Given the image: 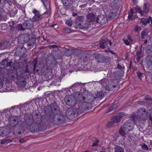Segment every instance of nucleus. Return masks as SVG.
Wrapping results in <instances>:
<instances>
[{
  "label": "nucleus",
  "mask_w": 152,
  "mask_h": 152,
  "mask_svg": "<svg viewBox=\"0 0 152 152\" xmlns=\"http://www.w3.org/2000/svg\"><path fill=\"white\" fill-rule=\"evenodd\" d=\"M137 113L138 116H135L134 114H133L130 115V119L126 121L124 125L122 126L119 131V133L123 137L125 135V131L128 132L132 131L134 127V123L137 120H139L140 118L144 120L148 118V113L146 112L144 109H140L138 110Z\"/></svg>",
  "instance_id": "f257e3e1"
},
{
  "label": "nucleus",
  "mask_w": 152,
  "mask_h": 152,
  "mask_svg": "<svg viewBox=\"0 0 152 152\" xmlns=\"http://www.w3.org/2000/svg\"><path fill=\"white\" fill-rule=\"evenodd\" d=\"M107 80L106 79L102 80L101 83L103 86L102 88V91L101 92H99L97 93L96 96L99 98H102L104 96V93H106L107 91L111 90L110 88L111 87V85H110V86H106L105 84H107Z\"/></svg>",
  "instance_id": "f03ea898"
},
{
  "label": "nucleus",
  "mask_w": 152,
  "mask_h": 152,
  "mask_svg": "<svg viewBox=\"0 0 152 152\" xmlns=\"http://www.w3.org/2000/svg\"><path fill=\"white\" fill-rule=\"evenodd\" d=\"M33 12L34 14V16L32 20L34 21H36L40 20L44 17L45 15H47V16L49 15L50 14V11L49 10L46 11L43 14L41 15L39 12L36 10H34L33 11Z\"/></svg>",
  "instance_id": "7ed1b4c3"
},
{
  "label": "nucleus",
  "mask_w": 152,
  "mask_h": 152,
  "mask_svg": "<svg viewBox=\"0 0 152 152\" xmlns=\"http://www.w3.org/2000/svg\"><path fill=\"white\" fill-rule=\"evenodd\" d=\"M65 101L67 105L70 106L75 105L77 102L75 97L71 95L66 96L65 98Z\"/></svg>",
  "instance_id": "20e7f679"
},
{
  "label": "nucleus",
  "mask_w": 152,
  "mask_h": 152,
  "mask_svg": "<svg viewBox=\"0 0 152 152\" xmlns=\"http://www.w3.org/2000/svg\"><path fill=\"white\" fill-rule=\"evenodd\" d=\"M126 116V114L124 113H120L118 115L115 116L113 118V120L114 122H118L121 119H122Z\"/></svg>",
  "instance_id": "39448f33"
},
{
  "label": "nucleus",
  "mask_w": 152,
  "mask_h": 152,
  "mask_svg": "<svg viewBox=\"0 0 152 152\" xmlns=\"http://www.w3.org/2000/svg\"><path fill=\"white\" fill-rule=\"evenodd\" d=\"M79 102V108L84 110L88 109L90 105L89 103L83 101H80Z\"/></svg>",
  "instance_id": "423d86ee"
},
{
  "label": "nucleus",
  "mask_w": 152,
  "mask_h": 152,
  "mask_svg": "<svg viewBox=\"0 0 152 152\" xmlns=\"http://www.w3.org/2000/svg\"><path fill=\"white\" fill-rule=\"evenodd\" d=\"M123 40L124 43L126 45H129L133 41V40L129 36H127L126 38L123 39Z\"/></svg>",
  "instance_id": "0eeeda50"
},
{
  "label": "nucleus",
  "mask_w": 152,
  "mask_h": 152,
  "mask_svg": "<svg viewBox=\"0 0 152 152\" xmlns=\"http://www.w3.org/2000/svg\"><path fill=\"white\" fill-rule=\"evenodd\" d=\"M31 20H27L25 21L23 23V26L26 29H30L32 26Z\"/></svg>",
  "instance_id": "6e6552de"
},
{
  "label": "nucleus",
  "mask_w": 152,
  "mask_h": 152,
  "mask_svg": "<svg viewBox=\"0 0 152 152\" xmlns=\"http://www.w3.org/2000/svg\"><path fill=\"white\" fill-rule=\"evenodd\" d=\"M141 22L145 25L149 23L150 21L152 25V18L151 17H149L147 19L145 18H141Z\"/></svg>",
  "instance_id": "1a4fd4ad"
},
{
  "label": "nucleus",
  "mask_w": 152,
  "mask_h": 152,
  "mask_svg": "<svg viewBox=\"0 0 152 152\" xmlns=\"http://www.w3.org/2000/svg\"><path fill=\"white\" fill-rule=\"evenodd\" d=\"M41 121V120H40L37 124H36L35 123H33L31 124L30 128L31 131L32 132H33L35 131V129H37V126L38 125L37 124H39Z\"/></svg>",
  "instance_id": "9d476101"
},
{
  "label": "nucleus",
  "mask_w": 152,
  "mask_h": 152,
  "mask_svg": "<svg viewBox=\"0 0 152 152\" xmlns=\"http://www.w3.org/2000/svg\"><path fill=\"white\" fill-rule=\"evenodd\" d=\"M10 120L11 121H10V123L12 126L17 123L18 118L16 116H12Z\"/></svg>",
  "instance_id": "9b49d317"
},
{
  "label": "nucleus",
  "mask_w": 152,
  "mask_h": 152,
  "mask_svg": "<svg viewBox=\"0 0 152 152\" xmlns=\"http://www.w3.org/2000/svg\"><path fill=\"white\" fill-rule=\"evenodd\" d=\"M135 14L134 10L132 9L131 10L129 14L128 18L129 19L132 20L137 17V16H136Z\"/></svg>",
  "instance_id": "f8f14e48"
},
{
  "label": "nucleus",
  "mask_w": 152,
  "mask_h": 152,
  "mask_svg": "<svg viewBox=\"0 0 152 152\" xmlns=\"http://www.w3.org/2000/svg\"><path fill=\"white\" fill-rule=\"evenodd\" d=\"M98 22L101 24H104L107 21V19L105 17H98L97 18Z\"/></svg>",
  "instance_id": "ddd939ff"
},
{
  "label": "nucleus",
  "mask_w": 152,
  "mask_h": 152,
  "mask_svg": "<svg viewBox=\"0 0 152 152\" xmlns=\"http://www.w3.org/2000/svg\"><path fill=\"white\" fill-rule=\"evenodd\" d=\"M87 20L89 22H92L94 20L95 18V15L92 13H90L87 16Z\"/></svg>",
  "instance_id": "4468645a"
},
{
  "label": "nucleus",
  "mask_w": 152,
  "mask_h": 152,
  "mask_svg": "<svg viewBox=\"0 0 152 152\" xmlns=\"http://www.w3.org/2000/svg\"><path fill=\"white\" fill-rule=\"evenodd\" d=\"M108 42L109 43L110 45H112L111 42L110 41H109L107 40L105 42H102L99 46L100 48H105L106 47L107 44H108Z\"/></svg>",
  "instance_id": "2eb2a0df"
},
{
  "label": "nucleus",
  "mask_w": 152,
  "mask_h": 152,
  "mask_svg": "<svg viewBox=\"0 0 152 152\" xmlns=\"http://www.w3.org/2000/svg\"><path fill=\"white\" fill-rule=\"evenodd\" d=\"M115 152H124V151L123 148L117 146L115 148Z\"/></svg>",
  "instance_id": "dca6fc26"
},
{
  "label": "nucleus",
  "mask_w": 152,
  "mask_h": 152,
  "mask_svg": "<svg viewBox=\"0 0 152 152\" xmlns=\"http://www.w3.org/2000/svg\"><path fill=\"white\" fill-rule=\"evenodd\" d=\"M148 30L146 29H145L142 31L141 33V37L142 39L144 38V37L148 34Z\"/></svg>",
  "instance_id": "f3484780"
},
{
  "label": "nucleus",
  "mask_w": 152,
  "mask_h": 152,
  "mask_svg": "<svg viewBox=\"0 0 152 152\" xmlns=\"http://www.w3.org/2000/svg\"><path fill=\"white\" fill-rule=\"evenodd\" d=\"M74 113L73 111L72 108L68 109L66 113V115L68 116L71 115Z\"/></svg>",
  "instance_id": "a211bd4d"
},
{
  "label": "nucleus",
  "mask_w": 152,
  "mask_h": 152,
  "mask_svg": "<svg viewBox=\"0 0 152 152\" xmlns=\"http://www.w3.org/2000/svg\"><path fill=\"white\" fill-rule=\"evenodd\" d=\"M45 7H46V9H49V3L47 1V0H41Z\"/></svg>",
  "instance_id": "6ab92c4d"
},
{
  "label": "nucleus",
  "mask_w": 152,
  "mask_h": 152,
  "mask_svg": "<svg viewBox=\"0 0 152 152\" xmlns=\"http://www.w3.org/2000/svg\"><path fill=\"white\" fill-rule=\"evenodd\" d=\"M143 10L144 11H143V14L144 13H147L149 12L148 9V8L147 4H144L143 6Z\"/></svg>",
  "instance_id": "aec40b11"
},
{
  "label": "nucleus",
  "mask_w": 152,
  "mask_h": 152,
  "mask_svg": "<svg viewBox=\"0 0 152 152\" xmlns=\"http://www.w3.org/2000/svg\"><path fill=\"white\" fill-rule=\"evenodd\" d=\"M58 106L55 103L52 104L51 105V108L52 110H56L58 109Z\"/></svg>",
  "instance_id": "412c9836"
},
{
  "label": "nucleus",
  "mask_w": 152,
  "mask_h": 152,
  "mask_svg": "<svg viewBox=\"0 0 152 152\" xmlns=\"http://www.w3.org/2000/svg\"><path fill=\"white\" fill-rule=\"evenodd\" d=\"M65 6H67L70 3L71 0H61Z\"/></svg>",
  "instance_id": "4be33fe9"
},
{
  "label": "nucleus",
  "mask_w": 152,
  "mask_h": 152,
  "mask_svg": "<svg viewBox=\"0 0 152 152\" xmlns=\"http://www.w3.org/2000/svg\"><path fill=\"white\" fill-rule=\"evenodd\" d=\"M141 51L140 50L139 51H138L137 52V62H138L140 61V58H141Z\"/></svg>",
  "instance_id": "5701e85b"
},
{
  "label": "nucleus",
  "mask_w": 152,
  "mask_h": 152,
  "mask_svg": "<svg viewBox=\"0 0 152 152\" xmlns=\"http://www.w3.org/2000/svg\"><path fill=\"white\" fill-rule=\"evenodd\" d=\"M118 123L117 122H114L113 120V118H112L111 121L109 122L107 124V126L108 127H110L113 126L115 123Z\"/></svg>",
  "instance_id": "b1692460"
},
{
  "label": "nucleus",
  "mask_w": 152,
  "mask_h": 152,
  "mask_svg": "<svg viewBox=\"0 0 152 152\" xmlns=\"http://www.w3.org/2000/svg\"><path fill=\"white\" fill-rule=\"evenodd\" d=\"M141 148L145 150H148V147L145 143H143L141 144Z\"/></svg>",
  "instance_id": "393cba45"
},
{
  "label": "nucleus",
  "mask_w": 152,
  "mask_h": 152,
  "mask_svg": "<svg viewBox=\"0 0 152 152\" xmlns=\"http://www.w3.org/2000/svg\"><path fill=\"white\" fill-rule=\"evenodd\" d=\"M135 10L137 12L140 13L141 15H143V12L141 10L140 8L139 7H136L135 9Z\"/></svg>",
  "instance_id": "a878e982"
},
{
  "label": "nucleus",
  "mask_w": 152,
  "mask_h": 152,
  "mask_svg": "<svg viewBox=\"0 0 152 152\" xmlns=\"http://www.w3.org/2000/svg\"><path fill=\"white\" fill-rule=\"evenodd\" d=\"M17 29L18 30L23 31L24 30V28L22 27V26L21 24H19L18 25L17 27Z\"/></svg>",
  "instance_id": "bb28decb"
},
{
  "label": "nucleus",
  "mask_w": 152,
  "mask_h": 152,
  "mask_svg": "<svg viewBox=\"0 0 152 152\" xmlns=\"http://www.w3.org/2000/svg\"><path fill=\"white\" fill-rule=\"evenodd\" d=\"M64 31L65 33L68 34H69L73 32L72 30L68 28L64 29Z\"/></svg>",
  "instance_id": "cd10ccee"
},
{
  "label": "nucleus",
  "mask_w": 152,
  "mask_h": 152,
  "mask_svg": "<svg viewBox=\"0 0 152 152\" xmlns=\"http://www.w3.org/2000/svg\"><path fill=\"white\" fill-rule=\"evenodd\" d=\"M18 7L22 11V12L23 14L25 13V8L24 7H23L21 6L20 5H18Z\"/></svg>",
  "instance_id": "c85d7f7f"
},
{
  "label": "nucleus",
  "mask_w": 152,
  "mask_h": 152,
  "mask_svg": "<svg viewBox=\"0 0 152 152\" xmlns=\"http://www.w3.org/2000/svg\"><path fill=\"white\" fill-rule=\"evenodd\" d=\"M66 23L69 26H71L72 24V22L71 20H66Z\"/></svg>",
  "instance_id": "c756f323"
},
{
  "label": "nucleus",
  "mask_w": 152,
  "mask_h": 152,
  "mask_svg": "<svg viewBox=\"0 0 152 152\" xmlns=\"http://www.w3.org/2000/svg\"><path fill=\"white\" fill-rule=\"evenodd\" d=\"M134 29L136 32H138L139 31L141 30L140 27L137 26H136Z\"/></svg>",
  "instance_id": "7c9ffc66"
},
{
  "label": "nucleus",
  "mask_w": 152,
  "mask_h": 152,
  "mask_svg": "<svg viewBox=\"0 0 152 152\" xmlns=\"http://www.w3.org/2000/svg\"><path fill=\"white\" fill-rule=\"evenodd\" d=\"M4 12L3 10L2 9H0V20L2 18V15Z\"/></svg>",
  "instance_id": "2f4dec72"
},
{
  "label": "nucleus",
  "mask_w": 152,
  "mask_h": 152,
  "mask_svg": "<svg viewBox=\"0 0 152 152\" xmlns=\"http://www.w3.org/2000/svg\"><path fill=\"white\" fill-rule=\"evenodd\" d=\"M11 12L13 15H15L17 12V10L16 8H14L12 10Z\"/></svg>",
  "instance_id": "473e14b6"
},
{
  "label": "nucleus",
  "mask_w": 152,
  "mask_h": 152,
  "mask_svg": "<svg viewBox=\"0 0 152 152\" xmlns=\"http://www.w3.org/2000/svg\"><path fill=\"white\" fill-rule=\"evenodd\" d=\"M137 75L138 77L140 79L141 77H143V74L140 72H137Z\"/></svg>",
  "instance_id": "72a5a7b5"
},
{
  "label": "nucleus",
  "mask_w": 152,
  "mask_h": 152,
  "mask_svg": "<svg viewBox=\"0 0 152 152\" xmlns=\"http://www.w3.org/2000/svg\"><path fill=\"white\" fill-rule=\"evenodd\" d=\"M26 82L25 80H23L22 82V84H20L22 88H24L26 85Z\"/></svg>",
  "instance_id": "f704fd0d"
},
{
  "label": "nucleus",
  "mask_w": 152,
  "mask_h": 152,
  "mask_svg": "<svg viewBox=\"0 0 152 152\" xmlns=\"http://www.w3.org/2000/svg\"><path fill=\"white\" fill-rule=\"evenodd\" d=\"M99 141V140H97L95 141L94 142L93 144V146H97L98 145Z\"/></svg>",
  "instance_id": "c9c22d12"
},
{
  "label": "nucleus",
  "mask_w": 152,
  "mask_h": 152,
  "mask_svg": "<svg viewBox=\"0 0 152 152\" xmlns=\"http://www.w3.org/2000/svg\"><path fill=\"white\" fill-rule=\"evenodd\" d=\"M119 105V104L118 103H117L116 104H114L113 106V107L114 108H115L117 107H118Z\"/></svg>",
  "instance_id": "e433bc0d"
},
{
  "label": "nucleus",
  "mask_w": 152,
  "mask_h": 152,
  "mask_svg": "<svg viewBox=\"0 0 152 152\" xmlns=\"http://www.w3.org/2000/svg\"><path fill=\"white\" fill-rule=\"evenodd\" d=\"M133 139V137L132 136H129L128 138V140L129 141L132 140Z\"/></svg>",
  "instance_id": "4c0bfd02"
},
{
  "label": "nucleus",
  "mask_w": 152,
  "mask_h": 152,
  "mask_svg": "<svg viewBox=\"0 0 152 152\" xmlns=\"http://www.w3.org/2000/svg\"><path fill=\"white\" fill-rule=\"evenodd\" d=\"M6 143V140L5 139L2 140L1 142V143L2 144H5Z\"/></svg>",
  "instance_id": "58836bf2"
},
{
  "label": "nucleus",
  "mask_w": 152,
  "mask_h": 152,
  "mask_svg": "<svg viewBox=\"0 0 152 152\" xmlns=\"http://www.w3.org/2000/svg\"><path fill=\"white\" fill-rule=\"evenodd\" d=\"M6 142V143L8 142H12V141L10 139H5Z\"/></svg>",
  "instance_id": "ea45409f"
},
{
  "label": "nucleus",
  "mask_w": 152,
  "mask_h": 152,
  "mask_svg": "<svg viewBox=\"0 0 152 152\" xmlns=\"http://www.w3.org/2000/svg\"><path fill=\"white\" fill-rule=\"evenodd\" d=\"M145 100H150V97L148 96H146L145 98Z\"/></svg>",
  "instance_id": "a19ab883"
},
{
  "label": "nucleus",
  "mask_w": 152,
  "mask_h": 152,
  "mask_svg": "<svg viewBox=\"0 0 152 152\" xmlns=\"http://www.w3.org/2000/svg\"><path fill=\"white\" fill-rule=\"evenodd\" d=\"M138 102L139 104L140 105H142V104H144L143 102H142L141 101H139Z\"/></svg>",
  "instance_id": "79ce46f5"
},
{
  "label": "nucleus",
  "mask_w": 152,
  "mask_h": 152,
  "mask_svg": "<svg viewBox=\"0 0 152 152\" xmlns=\"http://www.w3.org/2000/svg\"><path fill=\"white\" fill-rule=\"evenodd\" d=\"M117 68L119 69H121V66L118 64L117 65Z\"/></svg>",
  "instance_id": "37998d69"
},
{
  "label": "nucleus",
  "mask_w": 152,
  "mask_h": 152,
  "mask_svg": "<svg viewBox=\"0 0 152 152\" xmlns=\"http://www.w3.org/2000/svg\"><path fill=\"white\" fill-rule=\"evenodd\" d=\"M19 141L20 142L23 143L24 142V140L22 139H20L19 140Z\"/></svg>",
  "instance_id": "c03bdc74"
},
{
  "label": "nucleus",
  "mask_w": 152,
  "mask_h": 152,
  "mask_svg": "<svg viewBox=\"0 0 152 152\" xmlns=\"http://www.w3.org/2000/svg\"><path fill=\"white\" fill-rule=\"evenodd\" d=\"M22 38H21V37H20L19 38H18V42H20V40L21 39H22Z\"/></svg>",
  "instance_id": "a18cd8bd"
},
{
  "label": "nucleus",
  "mask_w": 152,
  "mask_h": 152,
  "mask_svg": "<svg viewBox=\"0 0 152 152\" xmlns=\"http://www.w3.org/2000/svg\"><path fill=\"white\" fill-rule=\"evenodd\" d=\"M10 0H3L4 3H7Z\"/></svg>",
  "instance_id": "49530a36"
},
{
  "label": "nucleus",
  "mask_w": 152,
  "mask_h": 152,
  "mask_svg": "<svg viewBox=\"0 0 152 152\" xmlns=\"http://www.w3.org/2000/svg\"><path fill=\"white\" fill-rule=\"evenodd\" d=\"M78 85V84H74L73 85V86H74V87H76V86H77V85Z\"/></svg>",
  "instance_id": "de8ad7c7"
},
{
  "label": "nucleus",
  "mask_w": 152,
  "mask_h": 152,
  "mask_svg": "<svg viewBox=\"0 0 152 152\" xmlns=\"http://www.w3.org/2000/svg\"><path fill=\"white\" fill-rule=\"evenodd\" d=\"M77 15V14H75V13H73V15L74 16H76V15Z\"/></svg>",
  "instance_id": "09e8293b"
},
{
  "label": "nucleus",
  "mask_w": 152,
  "mask_h": 152,
  "mask_svg": "<svg viewBox=\"0 0 152 152\" xmlns=\"http://www.w3.org/2000/svg\"><path fill=\"white\" fill-rule=\"evenodd\" d=\"M133 1L135 3H137V1L136 0H133Z\"/></svg>",
  "instance_id": "8fccbe9b"
},
{
  "label": "nucleus",
  "mask_w": 152,
  "mask_h": 152,
  "mask_svg": "<svg viewBox=\"0 0 152 152\" xmlns=\"http://www.w3.org/2000/svg\"><path fill=\"white\" fill-rule=\"evenodd\" d=\"M18 134H21V133L20 132H18Z\"/></svg>",
  "instance_id": "3c124183"
},
{
  "label": "nucleus",
  "mask_w": 152,
  "mask_h": 152,
  "mask_svg": "<svg viewBox=\"0 0 152 152\" xmlns=\"http://www.w3.org/2000/svg\"><path fill=\"white\" fill-rule=\"evenodd\" d=\"M83 100H84L85 99V98L84 97H83Z\"/></svg>",
  "instance_id": "603ef678"
},
{
  "label": "nucleus",
  "mask_w": 152,
  "mask_h": 152,
  "mask_svg": "<svg viewBox=\"0 0 152 152\" xmlns=\"http://www.w3.org/2000/svg\"><path fill=\"white\" fill-rule=\"evenodd\" d=\"M76 24L77 25H80V23H76Z\"/></svg>",
  "instance_id": "864d4df0"
},
{
  "label": "nucleus",
  "mask_w": 152,
  "mask_h": 152,
  "mask_svg": "<svg viewBox=\"0 0 152 152\" xmlns=\"http://www.w3.org/2000/svg\"><path fill=\"white\" fill-rule=\"evenodd\" d=\"M25 42L23 41V42H21V43H23Z\"/></svg>",
  "instance_id": "5fc2aeb1"
},
{
  "label": "nucleus",
  "mask_w": 152,
  "mask_h": 152,
  "mask_svg": "<svg viewBox=\"0 0 152 152\" xmlns=\"http://www.w3.org/2000/svg\"><path fill=\"white\" fill-rule=\"evenodd\" d=\"M81 16H79L78 17V18H79V19H80V18Z\"/></svg>",
  "instance_id": "6e6d98bb"
},
{
  "label": "nucleus",
  "mask_w": 152,
  "mask_h": 152,
  "mask_svg": "<svg viewBox=\"0 0 152 152\" xmlns=\"http://www.w3.org/2000/svg\"><path fill=\"white\" fill-rule=\"evenodd\" d=\"M55 46V45H52V47H54Z\"/></svg>",
  "instance_id": "4d7b16f0"
},
{
  "label": "nucleus",
  "mask_w": 152,
  "mask_h": 152,
  "mask_svg": "<svg viewBox=\"0 0 152 152\" xmlns=\"http://www.w3.org/2000/svg\"><path fill=\"white\" fill-rule=\"evenodd\" d=\"M85 152H89L88 151H85Z\"/></svg>",
  "instance_id": "13d9d810"
},
{
  "label": "nucleus",
  "mask_w": 152,
  "mask_h": 152,
  "mask_svg": "<svg viewBox=\"0 0 152 152\" xmlns=\"http://www.w3.org/2000/svg\"><path fill=\"white\" fill-rule=\"evenodd\" d=\"M1 128H0V131L1 130ZM1 134V132H0V134Z\"/></svg>",
  "instance_id": "bf43d9fd"
}]
</instances>
